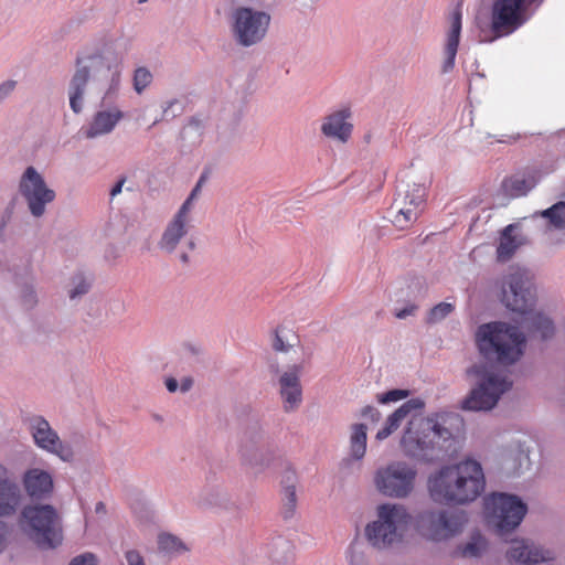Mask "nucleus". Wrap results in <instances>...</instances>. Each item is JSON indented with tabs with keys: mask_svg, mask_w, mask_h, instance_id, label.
<instances>
[{
	"mask_svg": "<svg viewBox=\"0 0 565 565\" xmlns=\"http://www.w3.org/2000/svg\"><path fill=\"white\" fill-rule=\"evenodd\" d=\"M407 390H391L384 394L379 395L377 401L382 404L397 402L408 396Z\"/></svg>",
	"mask_w": 565,
	"mask_h": 565,
	"instance_id": "nucleus-36",
	"label": "nucleus"
},
{
	"mask_svg": "<svg viewBox=\"0 0 565 565\" xmlns=\"http://www.w3.org/2000/svg\"><path fill=\"white\" fill-rule=\"evenodd\" d=\"M526 0H493L490 10V41L512 34L527 21Z\"/></svg>",
	"mask_w": 565,
	"mask_h": 565,
	"instance_id": "nucleus-11",
	"label": "nucleus"
},
{
	"mask_svg": "<svg viewBox=\"0 0 565 565\" xmlns=\"http://www.w3.org/2000/svg\"><path fill=\"white\" fill-rule=\"evenodd\" d=\"M181 260H182L183 263H188V260H189V256H188V254H185V253L181 254Z\"/></svg>",
	"mask_w": 565,
	"mask_h": 565,
	"instance_id": "nucleus-51",
	"label": "nucleus"
},
{
	"mask_svg": "<svg viewBox=\"0 0 565 565\" xmlns=\"http://www.w3.org/2000/svg\"><path fill=\"white\" fill-rule=\"evenodd\" d=\"M535 296L533 285L525 270L513 268L501 281V301L513 312L523 316L530 332H537L543 340L554 334L553 321L541 312L533 311Z\"/></svg>",
	"mask_w": 565,
	"mask_h": 565,
	"instance_id": "nucleus-3",
	"label": "nucleus"
},
{
	"mask_svg": "<svg viewBox=\"0 0 565 565\" xmlns=\"http://www.w3.org/2000/svg\"><path fill=\"white\" fill-rule=\"evenodd\" d=\"M350 436V454L352 458L360 460L366 451V426L354 424Z\"/></svg>",
	"mask_w": 565,
	"mask_h": 565,
	"instance_id": "nucleus-28",
	"label": "nucleus"
},
{
	"mask_svg": "<svg viewBox=\"0 0 565 565\" xmlns=\"http://www.w3.org/2000/svg\"><path fill=\"white\" fill-rule=\"evenodd\" d=\"M300 372V365H292L279 379L280 395L286 412L296 409L301 403L302 390L299 379Z\"/></svg>",
	"mask_w": 565,
	"mask_h": 565,
	"instance_id": "nucleus-19",
	"label": "nucleus"
},
{
	"mask_svg": "<svg viewBox=\"0 0 565 565\" xmlns=\"http://www.w3.org/2000/svg\"><path fill=\"white\" fill-rule=\"evenodd\" d=\"M20 501V490L17 484L0 479V515H9L15 511Z\"/></svg>",
	"mask_w": 565,
	"mask_h": 565,
	"instance_id": "nucleus-27",
	"label": "nucleus"
},
{
	"mask_svg": "<svg viewBox=\"0 0 565 565\" xmlns=\"http://www.w3.org/2000/svg\"><path fill=\"white\" fill-rule=\"evenodd\" d=\"M186 245L190 250H193L195 248V242L192 238L188 241Z\"/></svg>",
	"mask_w": 565,
	"mask_h": 565,
	"instance_id": "nucleus-49",
	"label": "nucleus"
},
{
	"mask_svg": "<svg viewBox=\"0 0 565 565\" xmlns=\"http://www.w3.org/2000/svg\"><path fill=\"white\" fill-rule=\"evenodd\" d=\"M481 465L472 459L443 467L428 479L431 499L440 503L465 504L475 501L484 490Z\"/></svg>",
	"mask_w": 565,
	"mask_h": 565,
	"instance_id": "nucleus-1",
	"label": "nucleus"
},
{
	"mask_svg": "<svg viewBox=\"0 0 565 565\" xmlns=\"http://www.w3.org/2000/svg\"><path fill=\"white\" fill-rule=\"evenodd\" d=\"M542 216L556 228H565V201H559L542 212Z\"/></svg>",
	"mask_w": 565,
	"mask_h": 565,
	"instance_id": "nucleus-30",
	"label": "nucleus"
},
{
	"mask_svg": "<svg viewBox=\"0 0 565 565\" xmlns=\"http://www.w3.org/2000/svg\"><path fill=\"white\" fill-rule=\"evenodd\" d=\"M416 477L415 467L405 461H393L376 471L374 483L382 494L403 499L413 492Z\"/></svg>",
	"mask_w": 565,
	"mask_h": 565,
	"instance_id": "nucleus-9",
	"label": "nucleus"
},
{
	"mask_svg": "<svg viewBox=\"0 0 565 565\" xmlns=\"http://www.w3.org/2000/svg\"><path fill=\"white\" fill-rule=\"evenodd\" d=\"M416 309H417V307H416V306H414V305H412V306H409V307H407V308H404V309H402V310H398V311L395 313V316H396V318H398V319H405L407 316L413 315V313L415 312V310H416Z\"/></svg>",
	"mask_w": 565,
	"mask_h": 565,
	"instance_id": "nucleus-42",
	"label": "nucleus"
},
{
	"mask_svg": "<svg viewBox=\"0 0 565 565\" xmlns=\"http://www.w3.org/2000/svg\"><path fill=\"white\" fill-rule=\"evenodd\" d=\"M110 75V67L99 55L78 57L76 60V71L70 83V106L75 114L83 109V97L85 87L90 81L99 86L104 79Z\"/></svg>",
	"mask_w": 565,
	"mask_h": 565,
	"instance_id": "nucleus-8",
	"label": "nucleus"
},
{
	"mask_svg": "<svg viewBox=\"0 0 565 565\" xmlns=\"http://www.w3.org/2000/svg\"><path fill=\"white\" fill-rule=\"evenodd\" d=\"M152 81L151 73L145 68L139 67L135 71L134 87L138 93H141Z\"/></svg>",
	"mask_w": 565,
	"mask_h": 565,
	"instance_id": "nucleus-33",
	"label": "nucleus"
},
{
	"mask_svg": "<svg viewBox=\"0 0 565 565\" xmlns=\"http://www.w3.org/2000/svg\"><path fill=\"white\" fill-rule=\"evenodd\" d=\"M191 221L190 214L178 210L173 217L168 222L158 242L159 248L167 253L174 252L192 227Z\"/></svg>",
	"mask_w": 565,
	"mask_h": 565,
	"instance_id": "nucleus-17",
	"label": "nucleus"
},
{
	"mask_svg": "<svg viewBox=\"0 0 565 565\" xmlns=\"http://www.w3.org/2000/svg\"><path fill=\"white\" fill-rule=\"evenodd\" d=\"M30 428L34 441L40 448L58 456L64 461H68L73 458L72 448L61 441L46 419L43 417L33 418Z\"/></svg>",
	"mask_w": 565,
	"mask_h": 565,
	"instance_id": "nucleus-16",
	"label": "nucleus"
},
{
	"mask_svg": "<svg viewBox=\"0 0 565 565\" xmlns=\"http://www.w3.org/2000/svg\"><path fill=\"white\" fill-rule=\"evenodd\" d=\"M537 183L536 171L518 172L502 182L503 192L512 198L525 195Z\"/></svg>",
	"mask_w": 565,
	"mask_h": 565,
	"instance_id": "nucleus-25",
	"label": "nucleus"
},
{
	"mask_svg": "<svg viewBox=\"0 0 565 565\" xmlns=\"http://www.w3.org/2000/svg\"><path fill=\"white\" fill-rule=\"evenodd\" d=\"M350 118L351 110L349 107L333 111L324 117L321 125V132L328 138L347 142L353 130V125L349 121Z\"/></svg>",
	"mask_w": 565,
	"mask_h": 565,
	"instance_id": "nucleus-20",
	"label": "nucleus"
},
{
	"mask_svg": "<svg viewBox=\"0 0 565 565\" xmlns=\"http://www.w3.org/2000/svg\"><path fill=\"white\" fill-rule=\"evenodd\" d=\"M22 516L31 529L32 540L41 548H53L62 543V527L56 510L52 505H30Z\"/></svg>",
	"mask_w": 565,
	"mask_h": 565,
	"instance_id": "nucleus-7",
	"label": "nucleus"
},
{
	"mask_svg": "<svg viewBox=\"0 0 565 565\" xmlns=\"http://www.w3.org/2000/svg\"><path fill=\"white\" fill-rule=\"evenodd\" d=\"M24 301H25V303H28L29 306H32V305L35 302V300H34V296H33V292H32V291H30L29 294H26V295L24 296Z\"/></svg>",
	"mask_w": 565,
	"mask_h": 565,
	"instance_id": "nucleus-47",
	"label": "nucleus"
},
{
	"mask_svg": "<svg viewBox=\"0 0 565 565\" xmlns=\"http://www.w3.org/2000/svg\"><path fill=\"white\" fill-rule=\"evenodd\" d=\"M270 15L264 11L239 7L233 12V33L243 46L260 42L268 30Z\"/></svg>",
	"mask_w": 565,
	"mask_h": 565,
	"instance_id": "nucleus-13",
	"label": "nucleus"
},
{
	"mask_svg": "<svg viewBox=\"0 0 565 565\" xmlns=\"http://www.w3.org/2000/svg\"><path fill=\"white\" fill-rule=\"evenodd\" d=\"M454 310V306L449 302H440L430 309L427 316L428 323H436L445 319Z\"/></svg>",
	"mask_w": 565,
	"mask_h": 565,
	"instance_id": "nucleus-32",
	"label": "nucleus"
},
{
	"mask_svg": "<svg viewBox=\"0 0 565 565\" xmlns=\"http://www.w3.org/2000/svg\"><path fill=\"white\" fill-rule=\"evenodd\" d=\"M273 347H274V349L276 351L287 352L291 345H287L284 342V340L281 339V337L279 335V332L276 331L275 339H274V342H273Z\"/></svg>",
	"mask_w": 565,
	"mask_h": 565,
	"instance_id": "nucleus-41",
	"label": "nucleus"
},
{
	"mask_svg": "<svg viewBox=\"0 0 565 565\" xmlns=\"http://www.w3.org/2000/svg\"><path fill=\"white\" fill-rule=\"evenodd\" d=\"M104 509H105V505L103 502H98L96 504V512L104 511Z\"/></svg>",
	"mask_w": 565,
	"mask_h": 565,
	"instance_id": "nucleus-50",
	"label": "nucleus"
},
{
	"mask_svg": "<svg viewBox=\"0 0 565 565\" xmlns=\"http://www.w3.org/2000/svg\"><path fill=\"white\" fill-rule=\"evenodd\" d=\"M178 381L174 377L166 380V387L169 392L174 393L178 390Z\"/></svg>",
	"mask_w": 565,
	"mask_h": 565,
	"instance_id": "nucleus-44",
	"label": "nucleus"
},
{
	"mask_svg": "<svg viewBox=\"0 0 565 565\" xmlns=\"http://www.w3.org/2000/svg\"><path fill=\"white\" fill-rule=\"evenodd\" d=\"M193 385V380L191 377H184L181 380L180 388L182 392H188Z\"/></svg>",
	"mask_w": 565,
	"mask_h": 565,
	"instance_id": "nucleus-45",
	"label": "nucleus"
},
{
	"mask_svg": "<svg viewBox=\"0 0 565 565\" xmlns=\"http://www.w3.org/2000/svg\"><path fill=\"white\" fill-rule=\"evenodd\" d=\"M126 559L128 565H145L143 557L135 550L126 552Z\"/></svg>",
	"mask_w": 565,
	"mask_h": 565,
	"instance_id": "nucleus-38",
	"label": "nucleus"
},
{
	"mask_svg": "<svg viewBox=\"0 0 565 565\" xmlns=\"http://www.w3.org/2000/svg\"><path fill=\"white\" fill-rule=\"evenodd\" d=\"M19 190L25 199L29 210L33 216L40 217L45 212V205L55 199L54 190L47 188L42 175L29 167L21 177Z\"/></svg>",
	"mask_w": 565,
	"mask_h": 565,
	"instance_id": "nucleus-14",
	"label": "nucleus"
},
{
	"mask_svg": "<svg viewBox=\"0 0 565 565\" xmlns=\"http://www.w3.org/2000/svg\"><path fill=\"white\" fill-rule=\"evenodd\" d=\"M425 403L420 398H412L399 406L393 414H391L385 423V426L376 434L377 440L386 439L393 431H395L402 422L409 416L413 412L422 411Z\"/></svg>",
	"mask_w": 565,
	"mask_h": 565,
	"instance_id": "nucleus-24",
	"label": "nucleus"
},
{
	"mask_svg": "<svg viewBox=\"0 0 565 565\" xmlns=\"http://www.w3.org/2000/svg\"><path fill=\"white\" fill-rule=\"evenodd\" d=\"M468 374L478 379V385L462 402V408L468 411H490L500 396L512 386L507 376L488 370L484 365H473Z\"/></svg>",
	"mask_w": 565,
	"mask_h": 565,
	"instance_id": "nucleus-6",
	"label": "nucleus"
},
{
	"mask_svg": "<svg viewBox=\"0 0 565 565\" xmlns=\"http://www.w3.org/2000/svg\"><path fill=\"white\" fill-rule=\"evenodd\" d=\"M507 556L513 565H536L554 559L552 551L541 548L525 540L514 541Z\"/></svg>",
	"mask_w": 565,
	"mask_h": 565,
	"instance_id": "nucleus-18",
	"label": "nucleus"
},
{
	"mask_svg": "<svg viewBox=\"0 0 565 565\" xmlns=\"http://www.w3.org/2000/svg\"><path fill=\"white\" fill-rule=\"evenodd\" d=\"M125 180L121 179L119 180L115 185L114 188L111 189L110 191V195L111 196H116L117 194H119L121 192V188H122V184H124Z\"/></svg>",
	"mask_w": 565,
	"mask_h": 565,
	"instance_id": "nucleus-46",
	"label": "nucleus"
},
{
	"mask_svg": "<svg viewBox=\"0 0 565 565\" xmlns=\"http://www.w3.org/2000/svg\"><path fill=\"white\" fill-rule=\"evenodd\" d=\"M122 117L124 114L116 108L111 110L97 111L83 134L87 139L107 135L114 130Z\"/></svg>",
	"mask_w": 565,
	"mask_h": 565,
	"instance_id": "nucleus-23",
	"label": "nucleus"
},
{
	"mask_svg": "<svg viewBox=\"0 0 565 565\" xmlns=\"http://www.w3.org/2000/svg\"><path fill=\"white\" fill-rule=\"evenodd\" d=\"M366 412H375L377 416L380 415V414H379V412H376V411H375L373 407H371V406H367V407L365 408V411H364V413H363V414H366Z\"/></svg>",
	"mask_w": 565,
	"mask_h": 565,
	"instance_id": "nucleus-52",
	"label": "nucleus"
},
{
	"mask_svg": "<svg viewBox=\"0 0 565 565\" xmlns=\"http://www.w3.org/2000/svg\"><path fill=\"white\" fill-rule=\"evenodd\" d=\"M284 495H285V498H284V501H285L284 516L287 519L292 515L295 508H296L297 498H296L295 486L291 484V486L285 487Z\"/></svg>",
	"mask_w": 565,
	"mask_h": 565,
	"instance_id": "nucleus-34",
	"label": "nucleus"
},
{
	"mask_svg": "<svg viewBox=\"0 0 565 565\" xmlns=\"http://www.w3.org/2000/svg\"><path fill=\"white\" fill-rule=\"evenodd\" d=\"M518 230L516 225L510 224L502 231L497 247V258L499 262L509 260L515 250L523 245V238L516 233Z\"/></svg>",
	"mask_w": 565,
	"mask_h": 565,
	"instance_id": "nucleus-26",
	"label": "nucleus"
},
{
	"mask_svg": "<svg viewBox=\"0 0 565 565\" xmlns=\"http://www.w3.org/2000/svg\"><path fill=\"white\" fill-rule=\"evenodd\" d=\"M158 548L167 554H182L189 551V547L180 537L170 533L159 534Z\"/></svg>",
	"mask_w": 565,
	"mask_h": 565,
	"instance_id": "nucleus-29",
	"label": "nucleus"
},
{
	"mask_svg": "<svg viewBox=\"0 0 565 565\" xmlns=\"http://www.w3.org/2000/svg\"><path fill=\"white\" fill-rule=\"evenodd\" d=\"M209 178V171H204L196 185L194 186V189L191 191L189 198L183 202V204L180 206V211H183L184 213H188V214H191V210H192V202L193 200L196 198V195L199 194L200 190H201V186L203 185V183L207 180Z\"/></svg>",
	"mask_w": 565,
	"mask_h": 565,
	"instance_id": "nucleus-35",
	"label": "nucleus"
},
{
	"mask_svg": "<svg viewBox=\"0 0 565 565\" xmlns=\"http://www.w3.org/2000/svg\"><path fill=\"white\" fill-rule=\"evenodd\" d=\"M484 508L501 534L519 526L527 512L526 504L519 497L507 493L490 494L484 500Z\"/></svg>",
	"mask_w": 565,
	"mask_h": 565,
	"instance_id": "nucleus-10",
	"label": "nucleus"
},
{
	"mask_svg": "<svg viewBox=\"0 0 565 565\" xmlns=\"http://www.w3.org/2000/svg\"><path fill=\"white\" fill-rule=\"evenodd\" d=\"M295 479H296L295 472L294 471H288L287 475H286V480L294 482Z\"/></svg>",
	"mask_w": 565,
	"mask_h": 565,
	"instance_id": "nucleus-48",
	"label": "nucleus"
},
{
	"mask_svg": "<svg viewBox=\"0 0 565 565\" xmlns=\"http://www.w3.org/2000/svg\"><path fill=\"white\" fill-rule=\"evenodd\" d=\"M488 546L487 540L480 534H473L470 541L461 548L463 557H479Z\"/></svg>",
	"mask_w": 565,
	"mask_h": 565,
	"instance_id": "nucleus-31",
	"label": "nucleus"
},
{
	"mask_svg": "<svg viewBox=\"0 0 565 565\" xmlns=\"http://www.w3.org/2000/svg\"><path fill=\"white\" fill-rule=\"evenodd\" d=\"M70 565H96V557L92 553H85L74 557Z\"/></svg>",
	"mask_w": 565,
	"mask_h": 565,
	"instance_id": "nucleus-37",
	"label": "nucleus"
},
{
	"mask_svg": "<svg viewBox=\"0 0 565 565\" xmlns=\"http://www.w3.org/2000/svg\"><path fill=\"white\" fill-rule=\"evenodd\" d=\"M7 533H8L7 525L2 521H0V552L4 547V540H6Z\"/></svg>",
	"mask_w": 565,
	"mask_h": 565,
	"instance_id": "nucleus-43",
	"label": "nucleus"
},
{
	"mask_svg": "<svg viewBox=\"0 0 565 565\" xmlns=\"http://www.w3.org/2000/svg\"><path fill=\"white\" fill-rule=\"evenodd\" d=\"M426 190L423 185L414 184L403 198L395 199V214L391 220L398 230L408 228L419 216L425 205Z\"/></svg>",
	"mask_w": 565,
	"mask_h": 565,
	"instance_id": "nucleus-15",
	"label": "nucleus"
},
{
	"mask_svg": "<svg viewBox=\"0 0 565 565\" xmlns=\"http://www.w3.org/2000/svg\"><path fill=\"white\" fill-rule=\"evenodd\" d=\"M23 484L32 499H45L53 490V480L50 473L36 468L24 473Z\"/></svg>",
	"mask_w": 565,
	"mask_h": 565,
	"instance_id": "nucleus-22",
	"label": "nucleus"
},
{
	"mask_svg": "<svg viewBox=\"0 0 565 565\" xmlns=\"http://www.w3.org/2000/svg\"><path fill=\"white\" fill-rule=\"evenodd\" d=\"M411 521L412 516L404 505L381 504L377 507V520L365 527V536L372 546L387 548L402 540Z\"/></svg>",
	"mask_w": 565,
	"mask_h": 565,
	"instance_id": "nucleus-5",
	"label": "nucleus"
},
{
	"mask_svg": "<svg viewBox=\"0 0 565 565\" xmlns=\"http://www.w3.org/2000/svg\"><path fill=\"white\" fill-rule=\"evenodd\" d=\"M461 32V11L456 9L450 17V28L446 34L445 61L443 63V73L450 72L455 66V60L458 52Z\"/></svg>",
	"mask_w": 565,
	"mask_h": 565,
	"instance_id": "nucleus-21",
	"label": "nucleus"
},
{
	"mask_svg": "<svg viewBox=\"0 0 565 565\" xmlns=\"http://www.w3.org/2000/svg\"><path fill=\"white\" fill-rule=\"evenodd\" d=\"M450 416L412 417L402 437L404 452L417 460L431 461L446 452L454 439L452 431L446 426Z\"/></svg>",
	"mask_w": 565,
	"mask_h": 565,
	"instance_id": "nucleus-2",
	"label": "nucleus"
},
{
	"mask_svg": "<svg viewBox=\"0 0 565 565\" xmlns=\"http://www.w3.org/2000/svg\"><path fill=\"white\" fill-rule=\"evenodd\" d=\"M476 343L486 360L510 365L523 354L525 337L514 326L490 322L478 328Z\"/></svg>",
	"mask_w": 565,
	"mask_h": 565,
	"instance_id": "nucleus-4",
	"label": "nucleus"
},
{
	"mask_svg": "<svg viewBox=\"0 0 565 565\" xmlns=\"http://www.w3.org/2000/svg\"><path fill=\"white\" fill-rule=\"evenodd\" d=\"M15 85L17 83L14 81H6L0 84V102L13 92Z\"/></svg>",
	"mask_w": 565,
	"mask_h": 565,
	"instance_id": "nucleus-39",
	"label": "nucleus"
},
{
	"mask_svg": "<svg viewBox=\"0 0 565 565\" xmlns=\"http://www.w3.org/2000/svg\"><path fill=\"white\" fill-rule=\"evenodd\" d=\"M467 522L463 512L439 510L425 511L418 518L422 534L435 542L448 540L461 532Z\"/></svg>",
	"mask_w": 565,
	"mask_h": 565,
	"instance_id": "nucleus-12",
	"label": "nucleus"
},
{
	"mask_svg": "<svg viewBox=\"0 0 565 565\" xmlns=\"http://www.w3.org/2000/svg\"><path fill=\"white\" fill-rule=\"evenodd\" d=\"M88 289H89V284L87 281H85L84 279H82L77 284V286L73 290H71L70 297L75 298L77 296L84 295L88 291Z\"/></svg>",
	"mask_w": 565,
	"mask_h": 565,
	"instance_id": "nucleus-40",
	"label": "nucleus"
}]
</instances>
